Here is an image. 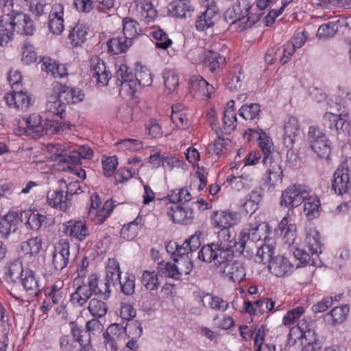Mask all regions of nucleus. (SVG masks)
Listing matches in <instances>:
<instances>
[{"label":"nucleus","instance_id":"7ed1b4c3","mask_svg":"<svg viewBox=\"0 0 351 351\" xmlns=\"http://www.w3.org/2000/svg\"><path fill=\"white\" fill-rule=\"evenodd\" d=\"M241 221V215L237 211L220 210L213 212L210 217L212 226L218 230L217 241L206 246L212 247L218 245L219 248H232L235 244V239L232 238L230 228L238 225Z\"/></svg>","mask_w":351,"mask_h":351},{"label":"nucleus","instance_id":"4d7b16f0","mask_svg":"<svg viewBox=\"0 0 351 351\" xmlns=\"http://www.w3.org/2000/svg\"><path fill=\"white\" fill-rule=\"evenodd\" d=\"M60 97L64 99L69 104H76L84 99V95L80 88H73L64 86L61 87Z\"/></svg>","mask_w":351,"mask_h":351},{"label":"nucleus","instance_id":"2eb2a0df","mask_svg":"<svg viewBox=\"0 0 351 351\" xmlns=\"http://www.w3.org/2000/svg\"><path fill=\"white\" fill-rule=\"evenodd\" d=\"M269 271L278 278H286L291 275L294 266L285 256H274L268 264Z\"/></svg>","mask_w":351,"mask_h":351},{"label":"nucleus","instance_id":"13d9d810","mask_svg":"<svg viewBox=\"0 0 351 351\" xmlns=\"http://www.w3.org/2000/svg\"><path fill=\"white\" fill-rule=\"evenodd\" d=\"M42 238L36 237L23 242L21 245V248L24 254L36 256L42 250Z\"/></svg>","mask_w":351,"mask_h":351},{"label":"nucleus","instance_id":"f03ea898","mask_svg":"<svg viewBox=\"0 0 351 351\" xmlns=\"http://www.w3.org/2000/svg\"><path fill=\"white\" fill-rule=\"evenodd\" d=\"M214 248L203 246L198 252V258L206 263H213L219 271L228 280L233 282H241L245 277V268L243 263L232 261L235 248Z\"/></svg>","mask_w":351,"mask_h":351},{"label":"nucleus","instance_id":"bf43d9fd","mask_svg":"<svg viewBox=\"0 0 351 351\" xmlns=\"http://www.w3.org/2000/svg\"><path fill=\"white\" fill-rule=\"evenodd\" d=\"M88 310L94 317L100 318L106 315L108 306L104 301L94 298L89 301Z\"/></svg>","mask_w":351,"mask_h":351},{"label":"nucleus","instance_id":"864d4df0","mask_svg":"<svg viewBox=\"0 0 351 351\" xmlns=\"http://www.w3.org/2000/svg\"><path fill=\"white\" fill-rule=\"evenodd\" d=\"M142 220V217L138 215L134 220L125 224L121 230V236L128 241L132 240L138 233Z\"/></svg>","mask_w":351,"mask_h":351},{"label":"nucleus","instance_id":"49530a36","mask_svg":"<svg viewBox=\"0 0 351 351\" xmlns=\"http://www.w3.org/2000/svg\"><path fill=\"white\" fill-rule=\"evenodd\" d=\"M131 45L132 41L124 36L112 38L107 43L108 51L114 54L125 52Z\"/></svg>","mask_w":351,"mask_h":351},{"label":"nucleus","instance_id":"ddd939ff","mask_svg":"<svg viewBox=\"0 0 351 351\" xmlns=\"http://www.w3.org/2000/svg\"><path fill=\"white\" fill-rule=\"evenodd\" d=\"M308 34L305 31L296 34L282 46V56L280 57V62L282 64L289 62L295 51L301 48L306 43Z\"/></svg>","mask_w":351,"mask_h":351},{"label":"nucleus","instance_id":"de8ad7c7","mask_svg":"<svg viewBox=\"0 0 351 351\" xmlns=\"http://www.w3.org/2000/svg\"><path fill=\"white\" fill-rule=\"evenodd\" d=\"M308 308L307 304L297 306L296 307L288 311L283 316L282 323L285 326H291L298 322L300 318L304 315Z\"/></svg>","mask_w":351,"mask_h":351},{"label":"nucleus","instance_id":"a878e982","mask_svg":"<svg viewBox=\"0 0 351 351\" xmlns=\"http://www.w3.org/2000/svg\"><path fill=\"white\" fill-rule=\"evenodd\" d=\"M86 280L93 295H100L105 299L109 297L111 292L110 287L112 285L106 279L101 280L97 274L92 273L87 276Z\"/></svg>","mask_w":351,"mask_h":351},{"label":"nucleus","instance_id":"393cba45","mask_svg":"<svg viewBox=\"0 0 351 351\" xmlns=\"http://www.w3.org/2000/svg\"><path fill=\"white\" fill-rule=\"evenodd\" d=\"M64 232L72 240L82 241L89 234L86 223L82 221H69L64 224Z\"/></svg>","mask_w":351,"mask_h":351},{"label":"nucleus","instance_id":"8fccbe9b","mask_svg":"<svg viewBox=\"0 0 351 351\" xmlns=\"http://www.w3.org/2000/svg\"><path fill=\"white\" fill-rule=\"evenodd\" d=\"M122 25L124 36L131 41L142 32L138 23L130 17L123 18Z\"/></svg>","mask_w":351,"mask_h":351},{"label":"nucleus","instance_id":"412c9836","mask_svg":"<svg viewBox=\"0 0 351 351\" xmlns=\"http://www.w3.org/2000/svg\"><path fill=\"white\" fill-rule=\"evenodd\" d=\"M275 234L282 237L285 243L289 245H293L297 238L296 225L288 216L284 217L275 229Z\"/></svg>","mask_w":351,"mask_h":351},{"label":"nucleus","instance_id":"e433bc0d","mask_svg":"<svg viewBox=\"0 0 351 351\" xmlns=\"http://www.w3.org/2000/svg\"><path fill=\"white\" fill-rule=\"evenodd\" d=\"M19 221V215L16 212H9L0 219V233L8 236L16 230Z\"/></svg>","mask_w":351,"mask_h":351},{"label":"nucleus","instance_id":"338daca9","mask_svg":"<svg viewBox=\"0 0 351 351\" xmlns=\"http://www.w3.org/2000/svg\"><path fill=\"white\" fill-rule=\"evenodd\" d=\"M71 334L76 341L80 343L81 347L86 344H90V334L75 323H71Z\"/></svg>","mask_w":351,"mask_h":351},{"label":"nucleus","instance_id":"a18cd8bd","mask_svg":"<svg viewBox=\"0 0 351 351\" xmlns=\"http://www.w3.org/2000/svg\"><path fill=\"white\" fill-rule=\"evenodd\" d=\"M235 167L233 166V164H231L230 170L232 171V173L228 175L226 178L227 182L231 186V187L236 191H241L245 188L249 187L250 182L252 181L250 177L248 175H241L239 176H236L233 175L234 169Z\"/></svg>","mask_w":351,"mask_h":351},{"label":"nucleus","instance_id":"774afa93","mask_svg":"<svg viewBox=\"0 0 351 351\" xmlns=\"http://www.w3.org/2000/svg\"><path fill=\"white\" fill-rule=\"evenodd\" d=\"M261 106L256 103L243 105L239 109V115L245 120H253L260 113Z\"/></svg>","mask_w":351,"mask_h":351},{"label":"nucleus","instance_id":"69168bd1","mask_svg":"<svg viewBox=\"0 0 351 351\" xmlns=\"http://www.w3.org/2000/svg\"><path fill=\"white\" fill-rule=\"evenodd\" d=\"M164 85L165 92L171 93L174 92L178 86V75L173 70H167L163 73Z\"/></svg>","mask_w":351,"mask_h":351},{"label":"nucleus","instance_id":"a19ab883","mask_svg":"<svg viewBox=\"0 0 351 351\" xmlns=\"http://www.w3.org/2000/svg\"><path fill=\"white\" fill-rule=\"evenodd\" d=\"M121 271L119 262L115 258H109L106 266V278L112 286L120 282Z\"/></svg>","mask_w":351,"mask_h":351},{"label":"nucleus","instance_id":"680f3d73","mask_svg":"<svg viewBox=\"0 0 351 351\" xmlns=\"http://www.w3.org/2000/svg\"><path fill=\"white\" fill-rule=\"evenodd\" d=\"M349 311V306L345 304L333 308L326 316L331 317L332 324H341L347 319Z\"/></svg>","mask_w":351,"mask_h":351},{"label":"nucleus","instance_id":"f8f14e48","mask_svg":"<svg viewBox=\"0 0 351 351\" xmlns=\"http://www.w3.org/2000/svg\"><path fill=\"white\" fill-rule=\"evenodd\" d=\"M332 188L336 193L351 195V182L349 176V169L346 162L341 163L333 174Z\"/></svg>","mask_w":351,"mask_h":351},{"label":"nucleus","instance_id":"72a5a7b5","mask_svg":"<svg viewBox=\"0 0 351 351\" xmlns=\"http://www.w3.org/2000/svg\"><path fill=\"white\" fill-rule=\"evenodd\" d=\"M199 302L204 307L221 312L226 311L229 306L228 302L222 298L209 293L200 295Z\"/></svg>","mask_w":351,"mask_h":351},{"label":"nucleus","instance_id":"6e6552de","mask_svg":"<svg viewBox=\"0 0 351 351\" xmlns=\"http://www.w3.org/2000/svg\"><path fill=\"white\" fill-rule=\"evenodd\" d=\"M310 193V188L306 185H291L282 191L280 204L285 208L298 207L308 197Z\"/></svg>","mask_w":351,"mask_h":351},{"label":"nucleus","instance_id":"6ab92c4d","mask_svg":"<svg viewBox=\"0 0 351 351\" xmlns=\"http://www.w3.org/2000/svg\"><path fill=\"white\" fill-rule=\"evenodd\" d=\"M167 214L175 223L189 225L194 219L193 210L189 206L171 205L167 208Z\"/></svg>","mask_w":351,"mask_h":351},{"label":"nucleus","instance_id":"c03bdc74","mask_svg":"<svg viewBox=\"0 0 351 351\" xmlns=\"http://www.w3.org/2000/svg\"><path fill=\"white\" fill-rule=\"evenodd\" d=\"M93 153V149L88 145H83L77 148L70 147L69 162L80 163L82 159H90Z\"/></svg>","mask_w":351,"mask_h":351},{"label":"nucleus","instance_id":"b1692460","mask_svg":"<svg viewBox=\"0 0 351 351\" xmlns=\"http://www.w3.org/2000/svg\"><path fill=\"white\" fill-rule=\"evenodd\" d=\"M64 6L62 3H56L53 5L50 14L49 28L56 35L60 34L64 29Z\"/></svg>","mask_w":351,"mask_h":351},{"label":"nucleus","instance_id":"7c9ffc66","mask_svg":"<svg viewBox=\"0 0 351 351\" xmlns=\"http://www.w3.org/2000/svg\"><path fill=\"white\" fill-rule=\"evenodd\" d=\"M305 243L312 254L322 253V243L320 241L319 232L315 226L308 223L305 227Z\"/></svg>","mask_w":351,"mask_h":351},{"label":"nucleus","instance_id":"5fc2aeb1","mask_svg":"<svg viewBox=\"0 0 351 351\" xmlns=\"http://www.w3.org/2000/svg\"><path fill=\"white\" fill-rule=\"evenodd\" d=\"M114 146L119 152H134L141 150L143 147V143L138 139L125 138L115 143Z\"/></svg>","mask_w":351,"mask_h":351},{"label":"nucleus","instance_id":"0eeeda50","mask_svg":"<svg viewBox=\"0 0 351 351\" xmlns=\"http://www.w3.org/2000/svg\"><path fill=\"white\" fill-rule=\"evenodd\" d=\"M250 8V7L241 8L240 4L233 5L225 11L224 19L228 23L234 25L236 29L243 31L254 23L249 17Z\"/></svg>","mask_w":351,"mask_h":351},{"label":"nucleus","instance_id":"aec40b11","mask_svg":"<svg viewBox=\"0 0 351 351\" xmlns=\"http://www.w3.org/2000/svg\"><path fill=\"white\" fill-rule=\"evenodd\" d=\"M225 64L226 58L217 51L210 49L203 50L201 64L210 73L213 74L218 73Z\"/></svg>","mask_w":351,"mask_h":351},{"label":"nucleus","instance_id":"1a4fd4ad","mask_svg":"<svg viewBox=\"0 0 351 351\" xmlns=\"http://www.w3.org/2000/svg\"><path fill=\"white\" fill-rule=\"evenodd\" d=\"M323 125L338 134H346L351 127V117L349 112L343 111L339 114L326 112L323 116Z\"/></svg>","mask_w":351,"mask_h":351},{"label":"nucleus","instance_id":"c9c22d12","mask_svg":"<svg viewBox=\"0 0 351 351\" xmlns=\"http://www.w3.org/2000/svg\"><path fill=\"white\" fill-rule=\"evenodd\" d=\"M258 146L261 149L263 157V163L267 165L270 159L274 158L271 156V151L274 149V143L271 137L263 130H260L259 135L257 137Z\"/></svg>","mask_w":351,"mask_h":351},{"label":"nucleus","instance_id":"dca6fc26","mask_svg":"<svg viewBox=\"0 0 351 351\" xmlns=\"http://www.w3.org/2000/svg\"><path fill=\"white\" fill-rule=\"evenodd\" d=\"M7 106L18 110H27L33 104L30 95L22 90H13L8 93L3 97Z\"/></svg>","mask_w":351,"mask_h":351},{"label":"nucleus","instance_id":"5701e85b","mask_svg":"<svg viewBox=\"0 0 351 351\" xmlns=\"http://www.w3.org/2000/svg\"><path fill=\"white\" fill-rule=\"evenodd\" d=\"M90 72L99 86L103 87L108 84L110 73L107 71L105 62L97 56L90 59Z\"/></svg>","mask_w":351,"mask_h":351},{"label":"nucleus","instance_id":"9d476101","mask_svg":"<svg viewBox=\"0 0 351 351\" xmlns=\"http://www.w3.org/2000/svg\"><path fill=\"white\" fill-rule=\"evenodd\" d=\"M314 330L311 328L310 321L305 317H302L296 325L290 328L289 333V343L295 344L300 341L301 344L306 341H313Z\"/></svg>","mask_w":351,"mask_h":351},{"label":"nucleus","instance_id":"79ce46f5","mask_svg":"<svg viewBox=\"0 0 351 351\" xmlns=\"http://www.w3.org/2000/svg\"><path fill=\"white\" fill-rule=\"evenodd\" d=\"M245 78L243 71L240 66H234L225 80L226 87L231 91H234L241 87Z\"/></svg>","mask_w":351,"mask_h":351},{"label":"nucleus","instance_id":"4c0bfd02","mask_svg":"<svg viewBox=\"0 0 351 351\" xmlns=\"http://www.w3.org/2000/svg\"><path fill=\"white\" fill-rule=\"evenodd\" d=\"M47 199L49 205L60 210L65 211L70 205L67 195H64L63 191H50L47 193Z\"/></svg>","mask_w":351,"mask_h":351},{"label":"nucleus","instance_id":"39448f33","mask_svg":"<svg viewBox=\"0 0 351 351\" xmlns=\"http://www.w3.org/2000/svg\"><path fill=\"white\" fill-rule=\"evenodd\" d=\"M307 140L311 149L322 158H328L331 152V143L322 129L315 125L308 128Z\"/></svg>","mask_w":351,"mask_h":351},{"label":"nucleus","instance_id":"4be33fe9","mask_svg":"<svg viewBox=\"0 0 351 351\" xmlns=\"http://www.w3.org/2000/svg\"><path fill=\"white\" fill-rule=\"evenodd\" d=\"M300 134V127L298 119L295 117H290L285 123L283 142L285 145L291 149Z\"/></svg>","mask_w":351,"mask_h":351},{"label":"nucleus","instance_id":"4468645a","mask_svg":"<svg viewBox=\"0 0 351 351\" xmlns=\"http://www.w3.org/2000/svg\"><path fill=\"white\" fill-rule=\"evenodd\" d=\"M190 93L194 97L206 100L214 93L215 88L202 76L193 75L189 81Z\"/></svg>","mask_w":351,"mask_h":351},{"label":"nucleus","instance_id":"37998d69","mask_svg":"<svg viewBox=\"0 0 351 351\" xmlns=\"http://www.w3.org/2000/svg\"><path fill=\"white\" fill-rule=\"evenodd\" d=\"M45 219V215L38 213H32L30 210L24 211L21 214V221L25 220L26 226L32 230H39Z\"/></svg>","mask_w":351,"mask_h":351},{"label":"nucleus","instance_id":"c85d7f7f","mask_svg":"<svg viewBox=\"0 0 351 351\" xmlns=\"http://www.w3.org/2000/svg\"><path fill=\"white\" fill-rule=\"evenodd\" d=\"M218 8L216 5L207 6L206 10L203 12L195 21V27L198 31H204L212 27L217 18Z\"/></svg>","mask_w":351,"mask_h":351},{"label":"nucleus","instance_id":"cd10ccee","mask_svg":"<svg viewBox=\"0 0 351 351\" xmlns=\"http://www.w3.org/2000/svg\"><path fill=\"white\" fill-rule=\"evenodd\" d=\"M169 14L176 18L184 19L191 16L194 8L189 0H175L167 6Z\"/></svg>","mask_w":351,"mask_h":351},{"label":"nucleus","instance_id":"423d86ee","mask_svg":"<svg viewBox=\"0 0 351 351\" xmlns=\"http://www.w3.org/2000/svg\"><path fill=\"white\" fill-rule=\"evenodd\" d=\"M90 205L88 209L87 217L96 224H101L110 216L114 208V202L108 199L104 205H101V200L99 195L94 193L91 195Z\"/></svg>","mask_w":351,"mask_h":351},{"label":"nucleus","instance_id":"603ef678","mask_svg":"<svg viewBox=\"0 0 351 351\" xmlns=\"http://www.w3.org/2000/svg\"><path fill=\"white\" fill-rule=\"evenodd\" d=\"M304 212L309 220H312L319 215L320 201L317 196H310L304 199Z\"/></svg>","mask_w":351,"mask_h":351},{"label":"nucleus","instance_id":"3c124183","mask_svg":"<svg viewBox=\"0 0 351 351\" xmlns=\"http://www.w3.org/2000/svg\"><path fill=\"white\" fill-rule=\"evenodd\" d=\"M88 29L83 24L77 23L71 30L69 39L73 47L81 45L86 39Z\"/></svg>","mask_w":351,"mask_h":351},{"label":"nucleus","instance_id":"473e14b6","mask_svg":"<svg viewBox=\"0 0 351 351\" xmlns=\"http://www.w3.org/2000/svg\"><path fill=\"white\" fill-rule=\"evenodd\" d=\"M234 101L230 100L223 111L222 132L229 134L233 132L237 125L236 110L233 108Z\"/></svg>","mask_w":351,"mask_h":351},{"label":"nucleus","instance_id":"a211bd4d","mask_svg":"<svg viewBox=\"0 0 351 351\" xmlns=\"http://www.w3.org/2000/svg\"><path fill=\"white\" fill-rule=\"evenodd\" d=\"M265 167L267 169L265 173V184L268 189H274L281 184L284 174L280 161L278 159H270Z\"/></svg>","mask_w":351,"mask_h":351},{"label":"nucleus","instance_id":"f257e3e1","mask_svg":"<svg viewBox=\"0 0 351 351\" xmlns=\"http://www.w3.org/2000/svg\"><path fill=\"white\" fill-rule=\"evenodd\" d=\"M0 46L5 47L14 39L15 34L32 36L35 32L29 15L14 9L13 0H0Z\"/></svg>","mask_w":351,"mask_h":351},{"label":"nucleus","instance_id":"0e129e2a","mask_svg":"<svg viewBox=\"0 0 351 351\" xmlns=\"http://www.w3.org/2000/svg\"><path fill=\"white\" fill-rule=\"evenodd\" d=\"M265 331L263 327L259 328L255 332L254 338L255 351H276L273 344L264 343Z\"/></svg>","mask_w":351,"mask_h":351},{"label":"nucleus","instance_id":"58836bf2","mask_svg":"<svg viewBox=\"0 0 351 351\" xmlns=\"http://www.w3.org/2000/svg\"><path fill=\"white\" fill-rule=\"evenodd\" d=\"M276 247V241L274 239H266L263 243L258 247L256 258V261L265 263V261H270L274 256Z\"/></svg>","mask_w":351,"mask_h":351},{"label":"nucleus","instance_id":"bb28decb","mask_svg":"<svg viewBox=\"0 0 351 351\" xmlns=\"http://www.w3.org/2000/svg\"><path fill=\"white\" fill-rule=\"evenodd\" d=\"M47 151L49 154L47 158L51 160L58 162V167H62L66 162H69L70 146L66 147L59 143L49 144L47 146Z\"/></svg>","mask_w":351,"mask_h":351},{"label":"nucleus","instance_id":"09e8293b","mask_svg":"<svg viewBox=\"0 0 351 351\" xmlns=\"http://www.w3.org/2000/svg\"><path fill=\"white\" fill-rule=\"evenodd\" d=\"M262 198V194L258 190H254L249 193L245 197V201L243 203V208L246 213H254L258 209Z\"/></svg>","mask_w":351,"mask_h":351},{"label":"nucleus","instance_id":"f3484780","mask_svg":"<svg viewBox=\"0 0 351 351\" xmlns=\"http://www.w3.org/2000/svg\"><path fill=\"white\" fill-rule=\"evenodd\" d=\"M52 258L56 270L60 271L67 267L70 258V244L67 240H60L55 245Z\"/></svg>","mask_w":351,"mask_h":351},{"label":"nucleus","instance_id":"ea45409f","mask_svg":"<svg viewBox=\"0 0 351 351\" xmlns=\"http://www.w3.org/2000/svg\"><path fill=\"white\" fill-rule=\"evenodd\" d=\"M25 269L19 259L14 260L7 264L4 267V276L6 280L14 282L21 278Z\"/></svg>","mask_w":351,"mask_h":351},{"label":"nucleus","instance_id":"20e7f679","mask_svg":"<svg viewBox=\"0 0 351 351\" xmlns=\"http://www.w3.org/2000/svg\"><path fill=\"white\" fill-rule=\"evenodd\" d=\"M271 229L266 222L255 221L250 222L239 232L237 240H235V244L232 248H235V252L242 254L248 241L252 242H258L261 240L265 241L269 237Z\"/></svg>","mask_w":351,"mask_h":351},{"label":"nucleus","instance_id":"e2e57ef3","mask_svg":"<svg viewBox=\"0 0 351 351\" xmlns=\"http://www.w3.org/2000/svg\"><path fill=\"white\" fill-rule=\"evenodd\" d=\"M141 283L147 290L154 291L160 286L158 274L155 271L145 270L141 276Z\"/></svg>","mask_w":351,"mask_h":351},{"label":"nucleus","instance_id":"f704fd0d","mask_svg":"<svg viewBox=\"0 0 351 351\" xmlns=\"http://www.w3.org/2000/svg\"><path fill=\"white\" fill-rule=\"evenodd\" d=\"M24 289L31 295H37L40 292L39 278L32 269L26 268L20 278Z\"/></svg>","mask_w":351,"mask_h":351},{"label":"nucleus","instance_id":"2f4dec72","mask_svg":"<svg viewBox=\"0 0 351 351\" xmlns=\"http://www.w3.org/2000/svg\"><path fill=\"white\" fill-rule=\"evenodd\" d=\"M92 295L90 288L88 286L87 280L85 278L71 293L70 301L75 307H81L87 302Z\"/></svg>","mask_w":351,"mask_h":351},{"label":"nucleus","instance_id":"c756f323","mask_svg":"<svg viewBox=\"0 0 351 351\" xmlns=\"http://www.w3.org/2000/svg\"><path fill=\"white\" fill-rule=\"evenodd\" d=\"M171 121L180 130H186L189 126V110L182 104H176L171 107Z\"/></svg>","mask_w":351,"mask_h":351},{"label":"nucleus","instance_id":"6e6d98bb","mask_svg":"<svg viewBox=\"0 0 351 351\" xmlns=\"http://www.w3.org/2000/svg\"><path fill=\"white\" fill-rule=\"evenodd\" d=\"M135 3L137 11L141 16L147 20L148 22L153 20L156 16V10L150 1L147 0H136Z\"/></svg>","mask_w":351,"mask_h":351},{"label":"nucleus","instance_id":"052dcab7","mask_svg":"<svg viewBox=\"0 0 351 351\" xmlns=\"http://www.w3.org/2000/svg\"><path fill=\"white\" fill-rule=\"evenodd\" d=\"M154 39H155V47L157 49L162 50L167 49L173 43L167 34L160 28H154L151 33Z\"/></svg>","mask_w":351,"mask_h":351},{"label":"nucleus","instance_id":"9b49d317","mask_svg":"<svg viewBox=\"0 0 351 351\" xmlns=\"http://www.w3.org/2000/svg\"><path fill=\"white\" fill-rule=\"evenodd\" d=\"M19 128L21 134L39 138L44 135V128L41 117L33 113L19 121Z\"/></svg>","mask_w":351,"mask_h":351}]
</instances>
